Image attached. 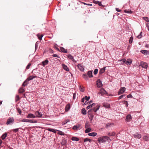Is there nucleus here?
<instances>
[{"label":"nucleus","mask_w":149,"mask_h":149,"mask_svg":"<svg viewBox=\"0 0 149 149\" xmlns=\"http://www.w3.org/2000/svg\"><path fill=\"white\" fill-rule=\"evenodd\" d=\"M110 140V139L109 137L106 136H104L100 137L98 138L97 141L99 143H100L101 142L104 143Z\"/></svg>","instance_id":"1"},{"label":"nucleus","mask_w":149,"mask_h":149,"mask_svg":"<svg viewBox=\"0 0 149 149\" xmlns=\"http://www.w3.org/2000/svg\"><path fill=\"white\" fill-rule=\"evenodd\" d=\"M100 107V105H97L96 107H95L93 109L89 110L87 112L88 115L89 116L92 114H93L92 113V112L93 111L96 112L97 110H99Z\"/></svg>","instance_id":"2"},{"label":"nucleus","mask_w":149,"mask_h":149,"mask_svg":"<svg viewBox=\"0 0 149 149\" xmlns=\"http://www.w3.org/2000/svg\"><path fill=\"white\" fill-rule=\"evenodd\" d=\"M99 94H100L101 95L103 96L105 95H107L108 93L103 88H102L100 89V92L98 93Z\"/></svg>","instance_id":"3"},{"label":"nucleus","mask_w":149,"mask_h":149,"mask_svg":"<svg viewBox=\"0 0 149 149\" xmlns=\"http://www.w3.org/2000/svg\"><path fill=\"white\" fill-rule=\"evenodd\" d=\"M14 119L13 117H10L8 119L6 124L7 125H10L13 123Z\"/></svg>","instance_id":"4"},{"label":"nucleus","mask_w":149,"mask_h":149,"mask_svg":"<svg viewBox=\"0 0 149 149\" xmlns=\"http://www.w3.org/2000/svg\"><path fill=\"white\" fill-rule=\"evenodd\" d=\"M140 65L144 68H147L148 66L147 64L143 61L141 62Z\"/></svg>","instance_id":"5"},{"label":"nucleus","mask_w":149,"mask_h":149,"mask_svg":"<svg viewBox=\"0 0 149 149\" xmlns=\"http://www.w3.org/2000/svg\"><path fill=\"white\" fill-rule=\"evenodd\" d=\"M96 84L98 88H100L102 86V82L100 79H98L96 81Z\"/></svg>","instance_id":"6"},{"label":"nucleus","mask_w":149,"mask_h":149,"mask_svg":"<svg viewBox=\"0 0 149 149\" xmlns=\"http://www.w3.org/2000/svg\"><path fill=\"white\" fill-rule=\"evenodd\" d=\"M77 67L80 70L82 71L84 69V66L81 64H78L77 65Z\"/></svg>","instance_id":"7"},{"label":"nucleus","mask_w":149,"mask_h":149,"mask_svg":"<svg viewBox=\"0 0 149 149\" xmlns=\"http://www.w3.org/2000/svg\"><path fill=\"white\" fill-rule=\"evenodd\" d=\"M25 122H27L31 123H35L37 122V121L36 120H29L25 119Z\"/></svg>","instance_id":"8"},{"label":"nucleus","mask_w":149,"mask_h":149,"mask_svg":"<svg viewBox=\"0 0 149 149\" xmlns=\"http://www.w3.org/2000/svg\"><path fill=\"white\" fill-rule=\"evenodd\" d=\"M36 117H38L39 118L41 117L42 116V114L40 113L38 111H36L35 113Z\"/></svg>","instance_id":"9"},{"label":"nucleus","mask_w":149,"mask_h":149,"mask_svg":"<svg viewBox=\"0 0 149 149\" xmlns=\"http://www.w3.org/2000/svg\"><path fill=\"white\" fill-rule=\"evenodd\" d=\"M125 87H122L120 88V91L118 92V95H120L125 91Z\"/></svg>","instance_id":"10"},{"label":"nucleus","mask_w":149,"mask_h":149,"mask_svg":"<svg viewBox=\"0 0 149 149\" xmlns=\"http://www.w3.org/2000/svg\"><path fill=\"white\" fill-rule=\"evenodd\" d=\"M37 77L36 76H31L29 77L28 78H27V79H26V81L28 82L29 81L31 80L33 78Z\"/></svg>","instance_id":"11"},{"label":"nucleus","mask_w":149,"mask_h":149,"mask_svg":"<svg viewBox=\"0 0 149 149\" xmlns=\"http://www.w3.org/2000/svg\"><path fill=\"white\" fill-rule=\"evenodd\" d=\"M81 125H74L72 129L74 130H77L79 129L80 128Z\"/></svg>","instance_id":"12"},{"label":"nucleus","mask_w":149,"mask_h":149,"mask_svg":"<svg viewBox=\"0 0 149 149\" xmlns=\"http://www.w3.org/2000/svg\"><path fill=\"white\" fill-rule=\"evenodd\" d=\"M27 117L28 118H35L36 116L32 113H29Z\"/></svg>","instance_id":"13"},{"label":"nucleus","mask_w":149,"mask_h":149,"mask_svg":"<svg viewBox=\"0 0 149 149\" xmlns=\"http://www.w3.org/2000/svg\"><path fill=\"white\" fill-rule=\"evenodd\" d=\"M132 120V117L130 115H128L126 117V120L128 122Z\"/></svg>","instance_id":"14"},{"label":"nucleus","mask_w":149,"mask_h":149,"mask_svg":"<svg viewBox=\"0 0 149 149\" xmlns=\"http://www.w3.org/2000/svg\"><path fill=\"white\" fill-rule=\"evenodd\" d=\"M49 61L47 59H46L42 62V65L45 66V65H47Z\"/></svg>","instance_id":"15"},{"label":"nucleus","mask_w":149,"mask_h":149,"mask_svg":"<svg viewBox=\"0 0 149 149\" xmlns=\"http://www.w3.org/2000/svg\"><path fill=\"white\" fill-rule=\"evenodd\" d=\"M70 108V104H67L65 106V110L66 112L68 111Z\"/></svg>","instance_id":"16"},{"label":"nucleus","mask_w":149,"mask_h":149,"mask_svg":"<svg viewBox=\"0 0 149 149\" xmlns=\"http://www.w3.org/2000/svg\"><path fill=\"white\" fill-rule=\"evenodd\" d=\"M132 62V60L129 59L127 60L125 63L127 65H129L131 64Z\"/></svg>","instance_id":"17"},{"label":"nucleus","mask_w":149,"mask_h":149,"mask_svg":"<svg viewBox=\"0 0 149 149\" xmlns=\"http://www.w3.org/2000/svg\"><path fill=\"white\" fill-rule=\"evenodd\" d=\"M62 66L64 69L67 71H68L69 70V68L67 67V66L64 64H63L62 65Z\"/></svg>","instance_id":"18"},{"label":"nucleus","mask_w":149,"mask_h":149,"mask_svg":"<svg viewBox=\"0 0 149 149\" xmlns=\"http://www.w3.org/2000/svg\"><path fill=\"white\" fill-rule=\"evenodd\" d=\"M87 74L90 78H91L93 77L92 74V71H90L88 72Z\"/></svg>","instance_id":"19"},{"label":"nucleus","mask_w":149,"mask_h":149,"mask_svg":"<svg viewBox=\"0 0 149 149\" xmlns=\"http://www.w3.org/2000/svg\"><path fill=\"white\" fill-rule=\"evenodd\" d=\"M102 104L103 106L106 108H108L110 107V105L109 104L104 103Z\"/></svg>","instance_id":"20"},{"label":"nucleus","mask_w":149,"mask_h":149,"mask_svg":"<svg viewBox=\"0 0 149 149\" xmlns=\"http://www.w3.org/2000/svg\"><path fill=\"white\" fill-rule=\"evenodd\" d=\"M105 67H104L103 68L100 69L99 71L100 74H101L104 72L105 70Z\"/></svg>","instance_id":"21"},{"label":"nucleus","mask_w":149,"mask_h":149,"mask_svg":"<svg viewBox=\"0 0 149 149\" xmlns=\"http://www.w3.org/2000/svg\"><path fill=\"white\" fill-rule=\"evenodd\" d=\"M67 143V141L65 139H64L62 140V142L61 143V144L62 146H65L66 144Z\"/></svg>","instance_id":"22"},{"label":"nucleus","mask_w":149,"mask_h":149,"mask_svg":"<svg viewBox=\"0 0 149 149\" xmlns=\"http://www.w3.org/2000/svg\"><path fill=\"white\" fill-rule=\"evenodd\" d=\"M97 134V133L96 132H93L91 133H88V135L90 136H96Z\"/></svg>","instance_id":"23"},{"label":"nucleus","mask_w":149,"mask_h":149,"mask_svg":"<svg viewBox=\"0 0 149 149\" xmlns=\"http://www.w3.org/2000/svg\"><path fill=\"white\" fill-rule=\"evenodd\" d=\"M25 91V90L22 88L21 87L18 90L19 93H22Z\"/></svg>","instance_id":"24"},{"label":"nucleus","mask_w":149,"mask_h":149,"mask_svg":"<svg viewBox=\"0 0 149 149\" xmlns=\"http://www.w3.org/2000/svg\"><path fill=\"white\" fill-rule=\"evenodd\" d=\"M141 52L142 53L145 55H147L149 54V52L146 50H142L141 51Z\"/></svg>","instance_id":"25"},{"label":"nucleus","mask_w":149,"mask_h":149,"mask_svg":"<svg viewBox=\"0 0 149 149\" xmlns=\"http://www.w3.org/2000/svg\"><path fill=\"white\" fill-rule=\"evenodd\" d=\"M68 58L72 60V61L74 62H75L76 61L73 58V57L71 55H69L68 56Z\"/></svg>","instance_id":"26"},{"label":"nucleus","mask_w":149,"mask_h":149,"mask_svg":"<svg viewBox=\"0 0 149 149\" xmlns=\"http://www.w3.org/2000/svg\"><path fill=\"white\" fill-rule=\"evenodd\" d=\"M107 135L109 136H114L115 134V133L114 132H108L107 133Z\"/></svg>","instance_id":"27"},{"label":"nucleus","mask_w":149,"mask_h":149,"mask_svg":"<svg viewBox=\"0 0 149 149\" xmlns=\"http://www.w3.org/2000/svg\"><path fill=\"white\" fill-rule=\"evenodd\" d=\"M86 130L85 132L86 133H88L91 131V129L90 127H88L86 128Z\"/></svg>","instance_id":"28"},{"label":"nucleus","mask_w":149,"mask_h":149,"mask_svg":"<svg viewBox=\"0 0 149 149\" xmlns=\"http://www.w3.org/2000/svg\"><path fill=\"white\" fill-rule=\"evenodd\" d=\"M60 49L61 51L63 52L66 53L67 52V50L65 49L63 47H60Z\"/></svg>","instance_id":"29"},{"label":"nucleus","mask_w":149,"mask_h":149,"mask_svg":"<svg viewBox=\"0 0 149 149\" xmlns=\"http://www.w3.org/2000/svg\"><path fill=\"white\" fill-rule=\"evenodd\" d=\"M134 135V137L137 138L138 139H140L141 137V135L140 134H135Z\"/></svg>","instance_id":"30"},{"label":"nucleus","mask_w":149,"mask_h":149,"mask_svg":"<svg viewBox=\"0 0 149 149\" xmlns=\"http://www.w3.org/2000/svg\"><path fill=\"white\" fill-rule=\"evenodd\" d=\"M7 134L6 133H4L2 136H1V138L3 140L5 139L7 137Z\"/></svg>","instance_id":"31"},{"label":"nucleus","mask_w":149,"mask_h":149,"mask_svg":"<svg viewBox=\"0 0 149 149\" xmlns=\"http://www.w3.org/2000/svg\"><path fill=\"white\" fill-rule=\"evenodd\" d=\"M28 83V82L26 81V80L23 82V84L22 85V86H25L27 85Z\"/></svg>","instance_id":"32"},{"label":"nucleus","mask_w":149,"mask_h":149,"mask_svg":"<svg viewBox=\"0 0 149 149\" xmlns=\"http://www.w3.org/2000/svg\"><path fill=\"white\" fill-rule=\"evenodd\" d=\"M143 139L145 141H149V137L147 136H145L143 137Z\"/></svg>","instance_id":"33"},{"label":"nucleus","mask_w":149,"mask_h":149,"mask_svg":"<svg viewBox=\"0 0 149 149\" xmlns=\"http://www.w3.org/2000/svg\"><path fill=\"white\" fill-rule=\"evenodd\" d=\"M47 130H48V131H49L52 132H54L55 133L56 132V130H54L53 129H52V128H49L47 129Z\"/></svg>","instance_id":"34"},{"label":"nucleus","mask_w":149,"mask_h":149,"mask_svg":"<svg viewBox=\"0 0 149 149\" xmlns=\"http://www.w3.org/2000/svg\"><path fill=\"white\" fill-rule=\"evenodd\" d=\"M71 139L72 141H79V139L77 137H73Z\"/></svg>","instance_id":"35"},{"label":"nucleus","mask_w":149,"mask_h":149,"mask_svg":"<svg viewBox=\"0 0 149 149\" xmlns=\"http://www.w3.org/2000/svg\"><path fill=\"white\" fill-rule=\"evenodd\" d=\"M90 126V125L88 122H86L85 125V127L86 128L89 127Z\"/></svg>","instance_id":"36"},{"label":"nucleus","mask_w":149,"mask_h":149,"mask_svg":"<svg viewBox=\"0 0 149 149\" xmlns=\"http://www.w3.org/2000/svg\"><path fill=\"white\" fill-rule=\"evenodd\" d=\"M124 11L125 13H128L131 14L132 13V11L131 10H125Z\"/></svg>","instance_id":"37"},{"label":"nucleus","mask_w":149,"mask_h":149,"mask_svg":"<svg viewBox=\"0 0 149 149\" xmlns=\"http://www.w3.org/2000/svg\"><path fill=\"white\" fill-rule=\"evenodd\" d=\"M82 113L83 114L86 115V112L84 108H83L81 110Z\"/></svg>","instance_id":"38"},{"label":"nucleus","mask_w":149,"mask_h":149,"mask_svg":"<svg viewBox=\"0 0 149 149\" xmlns=\"http://www.w3.org/2000/svg\"><path fill=\"white\" fill-rule=\"evenodd\" d=\"M84 142L89 141L90 143H91V140L89 139L86 138L84 139Z\"/></svg>","instance_id":"39"},{"label":"nucleus","mask_w":149,"mask_h":149,"mask_svg":"<svg viewBox=\"0 0 149 149\" xmlns=\"http://www.w3.org/2000/svg\"><path fill=\"white\" fill-rule=\"evenodd\" d=\"M79 89L80 91L81 92H84V87H81L80 85L79 86Z\"/></svg>","instance_id":"40"},{"label":"nucleus","mask_w":149,"mask_h":149,"mask_svg":"<svg viewBox=\"0 0 149 149\" xmlns=\"http://www.w3.org/2000/svg\"><path fill=\"white\" fill-rule=\"evenodd\" d=\"M94 117L93 114H92L91 115H90L88 116V117L89 119L91 120Z\"/></svg>","instance_id":"41"},{"label":"nucleus","mask_w":149,"mask_h":149,"mask_svg":"<svg viewBox=\"0 0 149 149\" xmlns=\"http://www.w3.org/2000/svg\"><path fill=\"white\" fill-rule=\"evenodd\" d=\"M133 40V37L131 36L130 38V40H129V43L130 44H131Z\"/></svg>","instance_id":"42"},{"label":"nucleus","mask_w":149,"mask_h":149,"mask_svg":"<svg viewBox=\"0 0 149 149\" xmlns=\"http://www.w3.org/2000/svg\"><path fill=\"white\" fill-rule=\"evenodd\" d=\"M20 98L19 95H17L16 96L15 100L17 102L20 100Z\"/></svg>","instance_id":"43"},{"label":"nucleus","mask_w":149,"mask_h":149,"mask_svg":"<svg viewBox=\"0 0 149 149\" xmlns=\"http://www.w3.org/2000/svg\"><path fill=\"white\" fill-rule=\"evenodd\" d=\"M37 36L38 38L40 40H42V38L43 37V35H38Z\"/></svg>","instance_id":"44"},{"label":"nucleus","mask_w":149,"mask_h":149,"mask_svg":"<svg viewBox=\"0 0 149 149\" xmlns=\"http://www.w3.org/2000/svg\"><path fill=\"white\" fill-rule=\"evenodd\" d=\"M83 77L86 80L88 79V77L86 74H84L83 75Z\"/></svg>","instance_id":"45"},{"label":"nucleus","mask_w":149,"mask_h":149,"mask_svg":"<svg viewBox=\"0 0 149 149\" xmlns=\"http://www.w3.org/2000/svg\"><path fill=\"white\" fill-rule=\"evenodd\" d=\"M17 109L20 115L22 113L21 110L19 108H17Z\"/></svg>","instance_id":"46"},{"label":"nucleus","mask_w":149,"mask_h":149,"mask_svg":"<svg viewBox=\"0 0 149 149\" xmlns=\"http://www.w3.org/2000/svg\"><path fill=\"white\" fill-rule=\"evenodd\" d=\"M69 122V120H66L65 121H64L62 123V124L63 125H65L66 123H67L68 122Z\"/></svg>","instance_id":"47"},{"label":"nucleus","mask_w":149,"mask_h":149,"mask_svg":"<svg viewBox=\"0 0 149 149\" xmlns=\"http://www.w3.org/2000/svg\"><path fill=\"white\" fill-rule=\"evenodd\" d=\"M143 18L145 21L148 22H149V20L148 17H143Z\"/></svg>","instance_id":"48"},{"label":"nucleus","mask_w":149,"mask_h":149,"mask_svg":"<svg viewBox=\"0 0 149 149\" xmlns=\"http://www.w3.org/2000/svg\"><path fill=\"white\" fill-rule=\"evenodd\" d=\"M19 130V128H16L15 129H14L11 130L12 131L14 132H17Z\"/></svg>","instance_id":"49"},{"label":"nucleus","mask_w":149,"mask_h":149,"mask_svg":"<svg viewBox=\"0 0 149 149\" xmlns=\"http://www.w3.org/2000/svg\"><path fill=\"white\" fill-rule=\"evenodd\" d=\"M142 36V32H141L140 34L138 36H137V37L139 39L140 38H141Z\"/></svg>","instance_id":"50"},{"label":"nucleus","mask_w":149,"mask_h":149,"mask_svg":"<svg viewBox=\"0 0 149 149\" xmlns=\"http://www.w3.org/2000/svg\"><path fill=\"white\" fill-rule=\"evenodd\" d=\"M98 70L97 69H96L95 70L94 72H93V73H94V74H97V72H98Z\"/></svg>","instance_id":"51"},{"label":"nucleus","mask_w":149,"mask_h":149,"mask_svg":"<svg viewBox=\"0 0 149 149\" xmlns=\"http://www.w3.org/2000/svg\"><path fill=\"white\" fill-rule=\"evenodd\" d=\"M123 103L126 104V107H127L128 106V103L126 101H124L123 102Z\"/></svg>","instance_id":"52"},{"label":"nucleus","mask_w":149,"mask_h":149,"mask_svg":"<svg viewBox=\"0 0 149 149\" xmlns=\"http://www.w3.org/2000/svg\"><path fill=\"white\" fill-rule=\"evenodd\" d=\"M125 96V95H121V96H119L118 98V99H121V98H122L123 97H124Z\"/></svg>","instance_id":"53"},{"label":"nucleus","mask_w":149,"mask_h":149,"mask_svg":"<svg viewBox=\"0 0 149 149\" xmlns=\"http://www.w3.org/2000/svg\"><path fill=\"white\" fill-rule=\"evenodd\" d=\"M31 65V64L30 63H29L26 67V69H29Z\"/></svg>","instance_id":"54"},{"label":"nucleus","mask_w":149,"mask_h":149,"mask_svg":"<svg viewBox=\"0 0 149 149\" xmlns=\"http://www.w3.org/2000/svg\"><path fill=\"white\" fill-rule=\"evenodd\" d=\"M90 96H88V97H87V96H85V100L87 101H88L90 99Z\"/></svg>","instance_id":"55"},{"label":"nucleus","mask_w":149,"mask_h":149,"mask_svg":"<svg viewBox=\"0 0 149 149\" xmlns=\"http://www.w3.org/2000/svg\"><path fill=\"white\" fill-rule=\"evenodd\" d=\"M58 134L61 135H64L63 133L61 131H59L58 132Z\"/></svg>","instance_id":"56"},{"label":"nucleus","mask_w":149,"mask_h":149,"mask_svg":"<svg viewBox=\"0 0 149 149\" xmlns=\"http://www.w3.org/2000/svg\"><path fill=\"white\" fill-rule=\"evenodd\" d=\"M52 56L53 57H58V58L59 57V56L58 55H57L56 54H53L52 55Z\"/></svg>","instance_id":"57"},{"label":"nucleus","mask_w":149,"mask_h":149,"mask_svg":"<svg viewBox=\"0 0 149 149\" xmlns=\"http://www.w3.org/2000/svg\"><path fill=\"white\" fill-rule=\"evenodd\" d=\"M113 125V123H108V124H107L106 125V127H109L110 125Z\"/></svg>","instance_id":"58"},{"label":"nucleus","mask_w":149,"mask_h":149,"mask_svg":"<svg viewBox=\"0 0 149 149\" xmlns=\"http://www.w3.org/2000/svg\"><path fill=\"white\" fill-rule=\"evenodd\" d=\"M126 59H123L122 60H120V61H122V62H123V63H122V64L123 63H125V62H126Z\"/></svg>","instance_id":"59"},{"label":"nucleus","mask_w":149,"mask_h":149,"mask_svg":"<svg viewBox=\"0 0 149 149\" xmlns=\"http://www.w3.org/2000/svg\"><path fill=\"white\" fill-rule=\"evenodd\" d=\"M93 2V3L95 4H98V3L99 2V1H95V0H94Z\"/></svg>","instance_id":"60"},{"label":"nucleus","mask_w":149,"mask_h":149,"mask_svg":"<svg viewBox=\"0 0 149 149\" xmlns=\"http://www.w3.org/2000/svg\"><path fill=\"white\" fill-rule=\"evenodd\" d=\"M92 106L91 105H89V106H88L87 107H86V109H88L90 108H91V107H92Z\"/></svg>","instance_id":"61"},{"label":"nucleus","mask_w":149,"mask_h":149,"mask_svg":"<svg viewBox=\"0 0 149 149\" xmlns=\"http://www.w3.org/2000/svg\"><path fill=\"white\" fill-rule=\"evenodd\" d=\"M19 120V122H25V119Z\"/></svg>","instance_id":"62"},{"label":"nucleus","mask_w":149,"mask_h":149,"mask_svg":"<svg viewBox=\"0 0 149 149\" xmlns=\"http://www.w3.org/2000/svg\"><path fill=\"white\" fill-rule=\"evenodd\" d=\"M98 4L99 6H103V5L102 4L101 2L99 1V2L98 3Z\"/></svg>","instance_id":"63"},{"label":"nucleus","mask_w":149,"mask_h":149,"mask_svg":"<svg viewBox=\"0 0 149 149\" xmlns=\"http://www.w3.org/2000/svg\"><path fill=\"white\" fill-rule=\"evenodd\" d=\"M127 97L128 98L131 97H132V95L130 94L128 95H127Z\"/></svg>","instance_id":"64"}]
</instances>
